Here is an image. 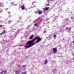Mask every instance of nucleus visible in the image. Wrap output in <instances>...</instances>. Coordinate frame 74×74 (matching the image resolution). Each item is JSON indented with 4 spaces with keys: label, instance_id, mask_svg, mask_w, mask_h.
Returning a JSON list of instances; mask_svg holds the SVG:
<instances>
[{
    "label": "nucleus",
    "instance_id": "obj_6",
    "mask_svg": "<svg viewBox=\"0 0 74 74\" xmlns=\"http://www.w3.org/2000/svg\"><path fill=\"white\" fill-rule=\"evenodd\" d=\"M34 37V35H31V36L29 37L30 39H32L33 38V37Z\"/></svg>",
    "mask_w": 74,
    "mask_h": 74
},
{
    "label": "nucleus",
    "instance_id": "obj_9",
    "mask_svg": "<svg viewBox=\"0 0 74 74\" xmlns=\"http://www.w3.org/2000/svg\"><path fill=\"white\" fill-rule=\"evenodd\" d=\"M0 7H2V6H3V4H2V3H0Z\"/></svg>",
    "mask_w": 74,
    "mask_h": 74
},
{
    "label": "nucleus",
    "instance_id": "obj_5",
    "mask_svg": "<svg viewBox=\"0 0 74 74\" xmlns=\"http://www.w3.org/2000/svg\"><path fill=\"white\" fill-rule=\"evenodd\" d=\"M53 52H55V51H57V48H54L53 49Z\"/></svg>",
    "mask_w": 74,
    "mask_h": 74
},
{
    "label": "nucleus",
    "instance_id": "obj_16",
    "mask_svg": "<svg viewBox=\"0 0 74 74\" xmlns=\"http://www.w3.org/2000/svg\"><path fill=\"white\" fill-rule=\"evenodd\" d=\"M47 5V6H49V3H48Z\"/></svg>",
    "mask_w": 74,
    "mask_h": 74
},
{
    "label": "nucleus",
    "instance_id": "obj_14",
    "mask_svg": "<svg viewBox=\"0 0 74 74\" xmlns=\"http://www.w3.org/2000/svg\"><path fill=\"white\" fill-rule=\"evenodd\" d=\"M23 67H24V68H25V67H26V65H23Z\"/></svg>",
    "mask_w": 74,
    "mask_h": 74
},
{
    "label": "nucleus",
    "instance_id": "obj_20",
    "mask_svg": "<svg viewBox=\"0 0 74 74\" xmlns=\"http://www.w3.org/2000/svg\"><path fill=\"white\" fill-rule=\"evenodd\" d=\"M3 26H2V25H1L0 26V27H2Z\"/></svg>",
    "mask_w": 74,
    "mask_h": 74
},
{
    "label": "nucleus",
    "instance_id": "obj_2",
    "mask_svg": "<svg viewBox=\"0 0 74 74\" xmlns=\"http://www.w3.org/2000/svg\"><path fill=\"white\" fill-rule=\"evenodd\" d=\"M21 8L22 10H25V6L24 5H23L22 6H21Z\"/></svg>",
    "mask_w": 74,
    "mask_h": 74
},
{
    "label": "nucleus",
    "instance_id": "obj_13",
    "mask_svg": "<svg viewBox=\"0 0 74 74\" xmlns=\"http://www.w3.org/2000/svg\"><path fill=\"white\" fill-rule=\"evenodd\" d=\"M48 10V8H47V7L45 8V10L47 11V10Z\"/></svg>",
    "mask_w": 74,
    "mask_h": 74
},
{
    "label": "nucleus",
    "instance_id": "obj_12",
    "mask_svg": "<svg viewBox=\"0 0 74 74\" xmlns=\"http://www.w3.org/2000/svg\"><path fill=\"white\" fill-rule=\"evenodd\" d=\"M4 71H2L1 72H0V74H3V72H4Z\"/></svg>",
    "mask_w": 74,
    "mask_h": 74
},
{
    "label": "nucleus",
    "instance_id": "obj_7",
    "mask_svg": "<svg viewBox=\"0 0 74 74\" xmlns=\"http://www.w3.org/2000/svg\"><path fill=\"white\" fill-rule=\"evenodd\" d=\"M48 63V61L47 60H45V62L44 64H46L47 63Z\"/></svg>",
    "mask_w": 74,
    "mask_h": 74
},
{
    "label": "nucleus",
    "instance_id": "obj_3",
    "mask_svg": "<svg viewBox=\"0 0 74 74\" xmlns=\"http://www.w3.org/2000/svg\"><path fill=\"white\" fill-rule=\"evenodd\" d=\"M14 72L16 74H18L19 73V71H18L17 70H15Z\"/></svg>",
    "mask_w": 74,
    "mask_h": 74
},
{
    "label": "nucleus",
    "instance_id": "obj_8",
    "mask_svg": "<svg viewBox=\"0 0 74 74\" xmlns=\"http://www.w3.org/2000/svg\"><path fill=\"white\" fill-rule=\"evenodd\" d=\"M2 33H3V34H5V30H4L2 32Z\"/></svg>",
    "mask_w": 74,
    "mask_h": 74
},
{
    "label": "nucleus",
    "instance_id": "obj_22",
    "mask_svg": "<svg viewBox=\"0 0 74 74\" xmlns=\"http://www.w3.org/2000/svg\"><path fill=\"white\" fill-rule=\"evenodd\" d=\"M70 29H71V27L70 28L69 30H70Z\"/></svg>",
    "mask_w": 74,
    "mask_h": 74
},
{
    "label": "nucleus",
    "instance_id": "obj_17",
    "mask_svg": "<svg viewBox=\"0 0 74 74\" xmlns=\"http://www.w3.org/2000/svg\"><path fill=\"white\" fill-rule=\"evenodd\" d=\"M53 36L54 37H56V36L55 35H54Z\"/></svg>",
    "mask_w": 74,
    "mask_h": 74
},
{
    "label": "nucleus",
    "instance_id": "obj_18",
    "mask_svg": "<svg viewBox=\"0 0 74 74\" xmlns=\"http://www.w3.org/2000/svg\"><path fill=\"white\" fill-rule=\"evenodd\" d=\"M3 34V33H1L0 34L1 36V35H2V34Z\"/></svg>",
    "mask_w": 74,
    "mask_h": 74
},
{
    "label": "nucleus",
    "instance_id": "obj_1",
    "mask_svg": "<svg viewBox=\"0 0 74 74\" xmlns=\"http://www.w3.org/2000/svg\"><path fill=\"white\" fill-rule=\"evenodd\" d=\"M37 40L36 41V43H38L40 41H41V38L39 37V36H36L32 40L29 41L27 42L26 44H27V45H29L28 46L26 45V48H30V47H32V46L35 44V43H33V42H34V41H35V40Z\"/></svg>",
    "mask_w": 74,
    "mask_h": 74
},
{
    "label": "nucleus",
    "instance_id": "obj_10",
    "mask_svg": "<svg viewBox=\"0 0 74 74\" xmlns=\"http://www.w3.org/2000/svg\"><path fill=\"white\" fill-rule=\"evenodd\" d=\"M7 71L5 70L4 74H7Z\"/></svg>",
    "mask_w": 74,
    "mask_h": 74
},
{
    "label": "nucleus",
    "instance_id": "obj_4",
    "mask_svg": "<svg viewBox=\"0 0 74 74\" xmlns=\"http://www.w3.org/2000/svg\"><path fill=\"white\" fill-rule=\"evenodd\" d=\"M38 14L39 15H40L42 14V11L40 10L38 12Z\"/></svg>",
    "mask_w": 74,
    "mask_h": 74
},
{
    "label": "nucleus",
    "instance_id": "obj_15",
    "mask_svg": "<svg viewBox=\"0 0 74 74\" xmlns=\"http://www.w3.org/2000/svg\"><path fill=\"white\" fill-rule=\"evenodd\" d=\"M37 25H38V24H35V26H37Z\"/></svg>",
    "mask_w": 74,
    "mask_h": 74
},
{
    "label": "nucleus",
    "instance_id": "obj_21",
    "mask_svg": "<svg viewBox=\"0 0 74 74\" xmlns=\"http://www.w3.org/2000/svg\"><path fill=\"white\" fill-rule=\"evenodd\" d=\"M73 44H74V40L73 41Z\"/></svg>",
    "mask_w": 74,
    "mask_h": 74
},
{
    "label": "nucleus",
    "instance_id": "obj_19",
    "mask_svg": "<svg viewBox=\"0 0 74 74\" xmlns=\"http://www.w3.org/2000/svg\"><path fill=\"white\" fill-rule=\"evenodd\" d=\"M71 19H74V18L73 17H71Z\"/></svg>",
    "mask_w": 74,
    "mask_h": 74
},
{
    "label": "nucleus",
    "instance_id": "obj_24",
    "mask_svg": "<svg viewBox=\"0 0 74 74\" xmlns=\"http://www.w3.org/2000/svg\"><path fill=\"white\" fill-rule=\"evenodd\" d=\"M56 53H57V51L56 52Z\"/></svg>",
    "mask_w": 74,
    "mask_h": 74
},
{
    "label": "nucleus",
    "instance_id": "obj_11",
    "mask_svg": "<svg viewBox=\"0 0 74 74\" xmlns=\"http://www.w3.org/2000/svg\"><path fill=\"white\" fill-rule=\"evenodd\" d=\"M26 72H23L22 73H21V74H26Z\"/></svg>",
    "mask_w": 74,
    "mask_h": 74
},
{
    "label": "nucleus",
    "instance_id": "obj_23",
    "mask_svg": "<svg viewBox=\"0 0 74 74\" xmlns=\"http://www.w3.org/2000/svg\"><path fill=\"white\" fill-rule=\"evenodd\" d=\"M0 63H1V61H0Z\"/></svg>",
    "mask_w": 74,
    "mask_h": 74
}]
</instances>
